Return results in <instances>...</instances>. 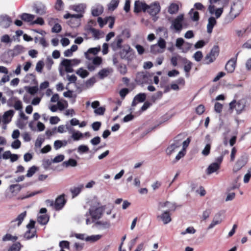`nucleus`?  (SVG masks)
Wrapping results in <instances>:
<instances>
[{"label": "nucleus", "mask_w": 251, "mask_h": 251, "mask_svg": "<svg viewBox=\"0 0 251 251\" xmlns=\"http://www.w3.org/2000/svg\"><path fill=\"white\" fill-rule=\"evenodd\" d=\"M176 209V205L174 203L168 201L160 202L158 203V209L163 211V212L157 216V219L165 225L169 224L172 221L171 212L174 211Z\"/></svg>", "instance_id": "obj_1"}, {"label": "nucleus", "mask_w": 251, "mask_h": 251, "mask_svg": "<svg viewBox=\"0 0 251 251\" xmlns=\"http://www.w3.org/2000/svg\"><path fill=\"white\" fill-rule=\"evenodd\" d=\"M85 56L88 60L91 61V62L88 63L87 64V69L91 72L95 71L102 63V59L101 57H92L87 53H85Z\"/></svg>", "instance_id": "obj_2"}, {"label": "nucleus", "mask_w": 251, "mask_h": 251, "mask_svg": "<svg viewBox=\"0 0 251 251\" xmlns=\"http://www.w3.org/2000/svg\"><path fill=\"white\" fill-rule=\"evenodd\" d=\"M120 55L122 59L128 61L132 60L135 57V52L128 45H124L120 51Z\"/></svg>", "instance_id": "obj_3"}, {"label": "nucleus", "mask_w": 251, "mask_h": 251, "mask_svg": "<svg viewBox=\"0 0 251 251\" xmlns=\"http://www.w3.org/2000/svg\"><path fill=\"white\" fill-rule=\"evenodd\" d=\"M246 107V101L244 99H241L236 101L235 100H232L229 103V109L231 111L235 109L237 114H241L245 109Z\"/></svg>", "instance_id": "obj_4"}, {"label": "nucleus", "mask_w": 251, "mask_h": 251, "mask_svg": "<svg viewBox=\"0 0 251 251\" xmlns=\"http://www.w3.org/2000/svg\"><path fill=\"white\" fill-rule=\"evenodd\" d=\"M219 52V50L218 47L214 46L211 49L210 52L205 56L203 61V64H209L214 62L216 57L218 56Z\"/></svg>", "instance_id": "obj_5"}, {"label": "nucleus", "mask_w": 251, "mask_h": 251, "mask_svg": "<svg viewBox=\"0 0 251 251\" xmlns=\"http://www.w3.org/2000/svg\"><path fill=\"white\" fill-rule=\"evenodd\" d=\"M103 212V208L99 206H91L89 210V214L93 222L102 217Z\"/></svg>", "instance_id": "obj_6"}, {"label": "nucleus", "mask_w": 251, "mask_h": 251, "mask_svg": "<svg viewBox=\"0 0 251 251\" xmlns=\"http://www.w3.org/2000/svg\"><path fill=\"white\" fill-rule=\"evenodd\" d=\"M240 6L234 3L231 7L229 15L226 18V20H228V22L233 20L240 14Z\"/></svg>", "instance_id": "obj_7"}, {"label": "nucleus", "mask_w": 251, "mask_h": 251, "mask_svg": "<svg viewBox=\"0 0 251 251\" xmlns=\"http://www.w3.org/2000/svg\"><path fill=\"white\" fill-rule=\"evenodd\" d=\"M183 20V15H179L173 21L171 27L174 28L176 31L180 32L182 28V22Z\"/></svg>", "instance_id": "obj_8"}, {"label": "nucleus", "mask_w": 251, "mask_h": 251, "mask_svg": "<svg viewBox=\"0 0 251 251\" xmlns=\"http://www.w3.org/2000/svg\"><path fill=\"white\" fill-rule=\"evenodd\" d=\"M222 213L221 212H218L217 213H216L214 215L211 223H210V224L209 225L208 227H207V229H212L215 226L220 224L223 221V219L222 218Z\"/></svg>", "instance_id": "obj_9"}, {"label": "nucleus", "mask_w": 251, "mask_h": 251, "mask_svg": "<svg viewBox=\"0 0 251 251\" xmlns=\"http://www.w3.org/2000/svg\"><path fill=\"white\" fill-rule=\"evenodd\" d=\"M94 227L99 230L107 229L111 227V223L109 221H99L95 223Z\"/></svg>", "instance_id": "obj_10"}, {"label": "nucleus", "mask_w": 251, "mask_h": 251, "mask_svg": "<svg viewBox=\"0 0 251 251\" xmlns=\"http://www.w3.org/2000/svg\"><path fill=\"white\" fill-rule=\"evenodd\" d=\"M65 195L62 194L58 196L55 200L54 202V209L56 210H61L66 202V200L64 198Z\"/></svg>", "instance_id": "obj_11"}, {"label": "nucleus", "mask_w": 251, "mask_h": 251, "mask_svg": "<svg viewBox=\"0 0 251 251\" xmlns=\"http://www.w3.org/2000/svg\"><path fill=\"white\" fill-rule=\"evenodd\" d=\"M46 208H42L40 210V213L43 215H38L37 221L41 225H46L49 220V217L46 214Z\"/></svg>", "instance_id": "obj_12"}, {"label": "nucleus", "mask_w": 251, "mask_h": 251, "mask_svg": "<svg viewBox=\"0 0 251 251\" xmlns=\"http://www.w3.org/2000/svg\"><path fill=\"white\" fill-rule=\"evenodd\" d=\"M160 10V7L158 2H154V3L148 5L147 9L146 11L151 15L155 16Z\"/></svg>", "instance_id": "obj_13"}, {"label": "nucleus", "mask_w": 251, "mask_h": 251, "mask_svg": "<svg viewBox=\"0 0 251 251\" xmlns=\"http://www.w3.org/2000/svg\"><path fill=\"white\" fill-rule=\"evenodd\" d=\"M205 139L206 144L202 150L201 154L204 156H207L210 153L212 144V139L210 138V136L208 134L206 135Z\"/></svg>", "instance_id": "obj_14"}, {"label": "nucleus", "mask_w": 251, "mask_h": 251, "mask_svg": "<svg viewBox=\"0 0 251 251\" xmlns=\"http://www.w3.org/2000/svg\"><path fill=\"white\" fill-rule=\"evenodd\" d=\"M181 145V142L176 140L173 144L171 145L166 150V152L170 155L174 152L176 151L180 147Z\"/></svg>", "instance_id": "obj_15"}, {"label": "nucleus", "mask_w": 251, "mask_h": 251, "mask_svg": "<svg viewBox=\"0 0 251 251\" xmlns=\"http://www.w3.org/2000/svg\"><path fill=\"white\" fill-rule=\"evenodd\" d=\"M26 215V211H24L21 213L20 214H19L15 219L12 220L11 222V224H12V226H13L14 227L16 226H19L23 222Z\"/></svg>", "instance_id": "obj_16"}, {"label": "nucleus", "mask_w": 251, "mask_h": 251, "mask_svg": "<svg viewBox=\"0 0 251 251\" xmlns=\"http://www.w3.org/2000/svg\"><path fill=\"white\" fill-rule=\"evenodd\" d=\"M12 23L11 18L7 15L0 16V26L3 28L8 27Z\"/></svg>", "instance_id": "obj_17"}, {"label": "nucleus", "mask_w": 251, "mask_h": 251, "mask_svg": "<svg viewBox=\"0 0 251 251\" xmlns=\"http://www.w3.org/2000/svg\"><path fill=\"white\" fill-rule=\"evenodd\" d=\"M123 41V39L121 36H117L114 41L110 45V47L114 51H116L120 48L122 49V43Z\"/></svg>", "instance_id": "obj_18"}, {"label": "nucleus", "mask_w": 251, "mask_h": 251, "mask_svg": "<svg viewBox=\"0 0 251 251\" xmlns=\"http://www.w3.org/2000/svg\"><path fill=\"white\" fill-rule=\"evenodd\" d=\"M236 59L235 58H231L226 63L225 69L229 73H231L234 72L236 67Z\"/></svg>", "instance_id": "obj_19"}, {"label": "nucleus", "mask_w": 251, "mask_h": 251, "mask_svg": "<svg viewBox=\"0 0 251 251\" xmlns=\"http://www.w3.org/2000/svg\"><path fill=\"white\" fill-rule=\"evenodd\" d=\"M148 5L139 0L136 1L134 3V12L138 13L142 10L146 11L147 9Z\"/></svg>", "instance_id": "obj_20"}, {"label": "nucleus", "mask_w": 251, "mask_h": 251, "mask_svg": "<svg viewBox=\"0 0 251 251\" xmlns=\"http://www.w3.org/2000/svg\"><path fill=\"white\" fill-rule=\"evenodd\" d=\"M146 96H147L145 93H139L136 95L132 102V106H135L138 102H144L146 99Z\"/></svg>", "instance_id": "obj_21"}, {"label": "nucleus", "mask_w": 251, "mask_h": 251, "mask_svg": "<svg viewBox=\"0 0 251 251\" xmlns=\"http://www.w3.org/2000/svg\"><path fill=\"white\" fill-rule=\"evenodd\" d=\"M210 5L208 7L209 12L213 14L215 11V7L216 6H221V0H209Z\"/></svg>", "instance_id": "obj_22"}, {"label": "nucleus", "mask_w": 251, "mask_h": 251, "mask_svg": "<svg viewBox=\"0 0 251 251\" xmlns=\"http://www.w3.org/2000/svg\"><path fill=\"white\" fill-rule=\"evenodd\" d=\"M112 72L113 69L111 68L108 67L103 68L100 70L99 72L98 75L99 76L100 79H102L108 76Z\"/></svg>", "instance_id": "obj_23"}, {"label": "nucleus", "mask_w": 251, "mask_h": 251, "mask_svg": "<svg viewBox=\"0 0 251 251\" xmlns=\"http://www.w3.org/2000/svg\"><path fill=\"white\" fill-rule=\"evenodd\" d=\"M219 163L214 162L210 164L206 170V174L208 175L216 172L220 169Z\"/></svg>", "instance_id": "obj_24"}, {"label": "nucleus", "mask_w": 251, "mask_h": 251, "mask_svg": "<svg viewBox=\"0 0 251 251\" xmlns=\"http://www.w3.org/2000/svg\"><path fill=\"white\" fill-rule=\"evenodd\" d=\"M184 60H185V57H183L179 54L173 56L170 59L171 63L174 67H176L177 65L178 62L182 63Z\"/></svg>", "instance_id": "obj_25"}, {"label": "nucleus", "mask_w": 251, "mask_h": 251, "mask_svg": "<svg viewBox=\"0 0 251 251\" xmlns=\"http://www.w3.org/2000/svg\"><path fill=\"white\" fill-rule=\"evenodd\" d=\"M246 163L245 158L243 156L239 158L236 163V164L233 168L234 172H237L243 167Z\"/></svg>", "instance_id": "obj_26"}, {"label": "nucleus", "mask_w": 251, "mask_h": 251, "mask_svg": "<svg viewBox=\"0 0 251 251\" xmlns=\"http://www.w3.org/2000/svg\"><path fill=\"white\" fill-rule=\"evenodd\" d=\"M182 64H184V70L186 73V76H189V73L191 70L192 67V63L185 58V60L183 61Z\"/></svg>", "instance_id": "obj_27"}, {"label": "nucleus", "mask_w": 251, "mask_h": 251, "mask_svg": "<svg viewBox=\"0 0 251 251\" xmlns=\"http://www.w3.org/2000/svg\"><path fill=\"white\" fill-rule=\"evenodd\" d=\"M216 23V20L214 17H211L208 19L207 25V31L208 33H211L212 32L213 28Z\"/></svg>", "instance_id": "obj_28"}, {"label": "nucleus", "mask_w": 251, "mask_h": 251, "mask_svg": "<svg viewBox=\"0 0 251 251\" xmlns=\"http://www.w3.org/2000/svg\"><path fill=\"white\" fill-rule=\"evenodd\" d=\"M61 65L65 67L66 72L72 73L74 72L73 66L71 65L69 59H64L61 62Z\"/></svg>", "instance_id": "obj_29"}, {"label": "nucleus", "mask_w": 251, "mask_h": 251, "mask_svg": "<svg viewBox=\"0 0 251 251\" xmlns=\"http://www.w3.org/2000/svg\"><path fill=\"white\" fill-rule=\"evenodd\" d=\"M84 188L83 184H80L77 186L74 187L71 189V192L72 194L73 198L76 197L82 190Z\"/></svg>", "instance_id": "obj_30"}, {"label": "nucleus", "mask_w": 251, "mask_h": 251, "mask_svg": "<svg viewBox=\"0 0 251 251\" xmlns=\"http://www.w3.org/2000/svg\"><path fill=\"white\" fill-rule=\"evenodd\" d=\"M14 113L15 112L13 110H9L6 111L3 116L4 123H8L10 121L11 118L14 115Z\"/></svg>", "instance_id": "obj_31"}, {"label": "nucleus", "mask_w": 251, "mask_h": 251, "mask_svg": "<svg viewBox=\"0 0 251 251\" xmlns=\"http://www.w3.org/2000/svg\"><path fill=\"white\" fill-rule=\"evenodd\" d=\"M103 12V7L99 5L93 7L92 9V14L94 16H98L101 14Z\"/></svg>", "instance_id": "obj_32"}, {"label": "nucleus", "mask_w": 251, "mask_h": 251, "mask_svg": "<svg viewBox=\"0 0 251 251\" xmlns=\"http://www.w3.org/2000/svg\"><path fill=\"white\" fill-rule=\"evenodd\" d=\"M12 101H14V104L13 106L16 110H20L23 108V104L22 101L18 100L16 97H13L11 99Z\"/></svg>", "instance_id": "obj_33"}, {"label": "nucleus", "mask_w": 251, "mask_h": 251, "mask_svg": "<svg viewBox=\"0 0 251 251\" xmlns=\"http://www.w3.org/2000/svg\"><path fill=\"white\" fill-rule=\"evenodd\" d=\"M62 164L63 166L66 168L70 166L74 167L77 165V162L75 159L71 158L67 161H64Z\"/></svg>", "instance_id": "obj_34"}, {"label": "nucleus", "mask_w": 251, "mask_h": 251, "mask_svg": "<svg viewBox=\"0 0 251 251\" xmlns=\"http://www.w3.org/2000/svg\"><path fill=\"white\" fill-rule=\"evenodd\" d=\"M20 17L24 21L27 22H31L32 23L33 22V19L35 18V16L34 15L25 13L22 14Z\"/></svg>", "instance_id": "obj_35"}, {"label": "nucleus", "mask_w": 251, "mask_h": 251, "mask_svg": "<svg viewBox=\"0 0 251 251\" xmlns=\"http://www.w3.org/2000/svg\"><path fill=\"white\" fill-rule=\"evenodd\" d=\"M76 74L83 78L87 77L89 75V73L82 68L78 69L76 71Z\"/></svg>", "instance_id": "obj_36"}, {"label": "nucleus", "mask_w": 251, "mask_h": 251, "mask_svg": "<svg viewBox=\"0 0 251 251\" xmlns=\"http://www.w3.org/2000/svg\"><path fill=\"white\" fill-rule=\"evenodd\" d=\"M119 3V0H111L108 5V10L110 11L114 10L118 6Z\"/></svg>", "instance_id": "obj_37"}, {"label": "nucleus", "mask_w": 251, "mask_h": 251, "mask_svg": "<svg viewBox=\"0 0 251 251\" xmlns=\"http://www.w3.org/2000/svg\"><path fill=\"white\" fill-rule=\"evenodd\" d=\"M178 10V5L176 3H172L168 8V12L171 14L176 13Z\"/></svg>", "instance_id": "obj_38"}, {"label": "nucleus", "mask_w": 251, "mask_h": 251, "mask_svg": "<svg viewBox=\"0 0 251 251\" xmlns=\"http://www.w3.org/2000/svg\"><path fill=\"white\" fill-rule=\"evenodd\" d=\"M85 8V5L82 3L79 4L78 5H73L71 6V8L73 10L78 12H83Z\"/></svg>", "instance_id": "obj_39"}, {"label": "nucleus", "mask_w": 251, "mask_h": 251, "mask_svg": "<svg viewBox=\"0 0 251 251\" xmlns=\"http://www.w3.org/2000/svg\"><path fill=\"white\" fill-rule=\"evenodd\" d=\"M9 189L12 193H18L21 191L22 186L18 184H12L9 186Z\"/></svg>", "instance_id": "obj_40"}, {"label": "nucleus", "mask_w": 251, "mask_h": 251, "mask_svg": "<svg viewBox=\"0 0 251 251\" xmlns=\"http://www.w3.org/2000/svg\"><path fill=\"white\" fill-rule=\"evenodd\" d=\"M25 89L30 94L33 95L38 92L39 88L37 86L32 87L26 86L25 87Z\"/></svg>", "instance_id": "obj_41"}, {"label": "nucleus", "mask_w": 251, "mask_h": 251, "mask_svg": "<svg viewBox=\"0 0 251 251\" xmlns=\"http://www.w3.org/2000/svg\"><path fill=\"white\" fill-rule=\"evenodd\" d=\"M190 15L191 18L194 21H197L199 19V14L197 11H193V9H192L189 13Z\"/></svg>", "instance_id": "obj_42"}, {"label": "nucleus", "mask_w": 251, "mask_h": 251, "mask_svg": "<svg viewBox=\"0 0 251 251\" xmlns=\"http://www.w3.org/2000/svg\"><path fill=\"white\" fill-rule=\"evenodd\" d=\"M100 50V47L99 46L96 48H92L89 49L86 53H87L88 54H89V55H90V54H93V55H96L98 53V52Z\"/></svg>", "instance_id": "obj_43"}, {"label": "nucleus", "mask_w": 251, "mask_h": 251, "mask_svg": "<svg viewBox=\"0 0 251 251\" xmlns=\"http://www.w3.org/2000/svg\"><path fill=\"white\" fill-rule=\"evenodd\" d=\"M151 52L153 54L162 53L163 50H161L156 44L153 45L151 47Z\"/></svg>", "instance_id": "obj_44"}, {"label": "nucleus", "mask_w": 251, "mask_h": 251, "mask_svg": "<svg viewBox=\"0 0 251 251\" xmlns=\"http://www.w3.org/2000/svg\"><path fill=\"white\" fill-rule=\"evenodd\" d=\"M83 134L79 131L73 132L72 135V138L75 141L79 140L82 138Z\"/></svg>", "instance_id": "obj_45"}, {"label": "nucleus", "mask_w": 251, "mask_h": 251, "mask_svg": "<svg viewBox=\"0 0 251 251\" xmlns=\"http://www.w3.org/2000/svg\"><path fill=\"white\" fill-rule=\"evenodd\" d=\"M97 80L95 77L93 76L88 79L85 82V86L87 88L91 87L96 82Z\"/></svg>", "instance_id": "obj_46"}, {"label": "nucleus", "mask_w": 251, "mask_h": 251, "mask_svg": "<svg viewBox=\"0 0 251 251\" xmlns=\"http://www.w3.org/2000/svg\"><path fill=\"white\" fill-rule=\"evenodd\" d=\"M156 44L159 47L161 50L164 51L166 48V43L163 38H160L157 42V43Z\"/></svg>", "instance_id": "obj_47"}, {"label": "nucleus", "mask_w": 251, "mask_h": 251, "mask_svg": "<svg viewBox=\"0 0 251 251\" xmlns=\"http://www.w3.org/2000/svg\"><path fill=\"white\" fill-rule=\"evenodd\" d=\"M21 244L17 242L13 244L8 249V251H20L21 249Z\"/></svg>", "instance_id": "obj_48"}, {"label": "nucleus", "mask_w": 251, "mask_h": 251, "mask_svg": "<svg viewBox=\"0 0 251 251\" xmlns=\"http://www.w3.org/2000/svg\"><path fill=\"white\" fill-rule=\"evenodd\" d=\"M191 44L185 41L184 45H183L180 50L182 52L185 53L187 52L191 49Z\"/></svg>", "instance_id": "obj_49"}, {"label": "nucleus", "mask_w": 251, "mask_h": 251, "mask_svg": "<svg viewBox=\"0 0 251 251\" xmlns=\"http://www.w3.org/2000/svg\"><path fill=\"white\" fill-rule=\"evenodd\" d=\"M185 42L184 40L182 38H178L176 39V47L179 50H181L184 43Z\"/></svg>", "instance_id": "obj_50"}, {"label": "nucleus", "mask_w": 251, "mask_h": 251, "mask_svg": "<svg viewBox=\"0 0 251 251\" xmlns=\"http://www.w3.org/2000/svg\"><path fill=\"white\" fill-rule=\"evenodd\" d=\"M37 167L33 166L29 168L27 171V173L26 175V176L28 177H31L37 171Z\"/></svg>", "instance_id": "obj_51"}, {"label": "nucleus", "mask_w": 251, "mask_h": 251, "mask_svg": "<svg viewBox=\"0 0 251 251\" xmlns=\"http://www.w3.org/2000/svg\"><path fill=\"white\" fill-rule=\"evenodd\" d=\"M196 232V229L193 226H189L186 229L185 231H183L181 232V234L184 235L187 233L189 234H194Z\"/></svg>", "instance_id": "obj_52"}, {"label": "nucleus", "mask_w": 251, "mask_h": 251, "mask_svg": "<svg viewBox=\"0 0 251 251\" xmlns=\"http://www.w3.org/2000/svg\"><path fill=\"white\" fill-rule=\"evenodd\" d=\"M44 66V62L42 60L38 61L36 66L35 70L38 73H41Z\"/></svg>", "instance_id": "obj_53"}, {"label": "nucleus", "mask_w": 251, "mask_h": 251, "mask_svg": "<svg viewBox=\"0 0 251 251\" xmlns=\"http://www.w3.org/2000/svg\"><path fill=\"white\" fill-rule=\"evenodd\" d=\"M89 151V148L86 145H80L78 147L77 151L80 153L87 152Z\"/></svg>", "instance_id": "obj_54"}, {"label": "nucleus", "mask_w": 251, "mask_h": 251, "mask_svg": "<svg viewBox=\"0 0 251 251\" xmlns=\"http://www.w3.org/2000/svg\"><path fill=\"white\" fill-rule=\"evenodd\" d=\"M17 239L16 236H12L10 234H6L2 237L3 241H6L9 240L16 241Z\"/></svg>", "instance_id": "obj_55"}, {"label": "nucleus", "mask_w": 251, "mask_h": 251, "mask_svg": "<svg viewBox=\"0 0 251 251\" xmlns=\"http://www.w3.org/2000/svg\"><path fill=\"white\" fill-rule=\"evenodd\" d=\"M101 237V235H92L91 236H88L86 237L85 240L88 241H90L95 242L100 239Z\"/></svg>", "instance_id": "obj_56"}, {"label": "nucleus", "mask_w": 251, "mask_h": 251, "mask_svg": "<svg viewBox=\"0 0 251 251\" xmlns=\"http://www.w3.org/2000/svg\"><path fill=\"white\" fill-rule=\"evenodd\" d=\"M203 54L201 51H197L194 53L193 56L195 60L197 62L200 61L201 60Z\"/></svg>", "instance_id": "obj_57"}, {"label": "nucleus", "mask_w": 251, "mask_h": 251, "mask_svg": "<svg viewBox=\"0 0 251 251\" xmlns=\"http://www.w3.org/2000/svg\"><path fill=\"white\" fill-rule=\"evenodd\" d=\"M118 71L122 75H125L127 72V68L126 65L121 64L118 67Z\"/></svg>", "instance_id": "obj_58"}, {"label": "nucleus", "mask_w": 251, "mask_h": 251, "mask_svg": "<svg viewBox=\"0 0 251 251\" xmlns=\"http://www.w3.org/2000/svg\"><path fill=\"white\" fill-rule=\"evenodd\" d=\"M68 106V103L66 101H64V102L61 101H58L57 103V108L62 111L64 109Z\"/></svg>", "instance_id": "obj_59"}, {"label": "nucleus", "mask_w": 251, "mask_h": 251, "mask_svg": "<svg viewBox=\"0 0 251 251\" xmlns=\"http://www.w3.org/2000/svg\"><path fill=\"white\" fill-rule=\"evenodd\" d=\"M223 106L222 104L219 102H216L214 105L215 111L218 113H220L222 112Z\"/></svg>", "instance_id": "obj_60"}, {"label": "nucleus", "mask_w": 251, "mask_h": 251, "mask_svg": "<svg viewBox=\"0 0 251 251\" xmlns=\"http://www.w3.org/2000/svg\"><path fill=\"white\" fill-rule=\"evenodd\" d=\"M52 162V160L49 159H44L43 161V167L46 170L48 169Z\"/></svg>", "instance_id": "obj_61"}, {"label": "nucleus", "mask_w": 251, "mask_h": 251, "mask_svg": "<svg viewBox=\"0 0 251 251\" xmlns=\"http://www.w3.org/2000/svg\"><path fill=\"white\" fill-rule=\"evenodd\" d=\"M63 146V142L61 140H56L53 145L55 150H57Z\"/></svg>", "instance_id": "obj_62"}, {"label": "nucleus", "mask_w": 251, "mask_h": 251, "mask_svg": "<svg viewBox=\"0 0 251 251\" xmlns=\"http://www.w3.org/2000/svg\"><path fill=\"white\" fill-rule=\"evenodd\" d=\"M90 31L95 39H98L100 38V32L99 30L92 28L90 29Z\"/></svg>", "instance_id": "obj_63"}, {"label": "nucleus", "mask_w": 251, "mask_h": 251, "mask_svg": "<svg viewBox=\"0 0 251 251\" xmlns=\"http://www.w3.org/2000/svg\"><path fill=\"white\" fill-rule=\"evenodd\" d=\"M129 92V90L127 88H123L119 92V94L122 99H124L126 96Z\"/></svg>", "instance_id": "obj_64"}]
</instances>
